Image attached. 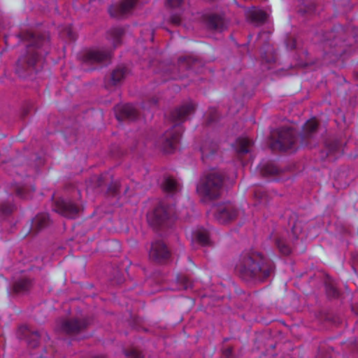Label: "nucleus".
Masks as SVG:
<instances>
[{"label":"nucleus","instance_id":"obj_8","mask_svg":"<svg viewBox=\"0 0 358 358\" xmlns=\"http://www.w3.org/2000/svg\"><path fill=\"white\" fill-rule=\"evenodd\" d=\"M137 0H123L120 3L110 6L108 9L110 16L116 18L125 17L132 13Z\"/></svg>","mask_w":358,"mask_h":358},{"label":"nucleus","instance_id":"obj_2","mask_svg":"<svg viewBox=\"0 0 358 358\" xmlns=\"http://www.w3.org/2000/svg\"><path fill=\"white\" fill-rule=\"evenodd\" d=\"M195 109L192 103H188L174 110L171 115V118L175 125L166 131L161 138L163 149L167 152H171L175 145L179 142L182 129L179 124L187 120L188 116L194 113Z\"/></svg>","mask_w":358,"mask_h":358},{"label":"nucleus","instance_id":"obj_22","mask_svg":"<svg viewBox=\"0 0 358 358\" xmlns=\"http://www.w3.org/2000/svg\"><path fill=\"white\" fill-rule=\"evenodd\" d=\"M194 237L202 245H208L210 244L209 232L205 229H198L194 232Z\"/></svg>","mask_w":358,"mask_h":358},{"label":"nucleus","instance_id":"obj_19","mask_svg":"<svg viewBox=\"0 0 358 358\" xmlns=\"http://www.w3.org/2000/svg\"><path fill=\"white\" fill-rule=\"evenodd\" d=\"M208 24L210 29L218 31H222L225 26L223 18L217 15L209 16Z\"/></svg>","mask_w":358,"mask_h":358},{"label":"nucleus","instance_id":"obj_24","mask_svg":"<svg viewBox=\"0 0 358 358\" xmlns=\"http://www.w3.org/2000/svg\"><path fill=\"white\" fill-rule=\"evenodd\" d=\"M217 149L216 143L213 142H206L201 147V151L202 154V158H207L210 155L215 153Z\"/></svg>","mask_w":358,"mask_h":358},{"label":"nucleus","instance_id":"obj_35","mask_svg":"<svg viewBox=\"0 0 358 358\" xmlns=\"http://www.w3.org/2000/svg\"><path fill=\"white\" fill-rule=\"evenodd\" d=\"M119 189V185L117 182L113 183L108 187V192L111 194H115Z\"/></svg>","mask_w":358,"mask_h":358},{"label":"nucleus","instance_id":"obj_17","mask_svg":"<svg viewBox=\"0 0 358 358\" xmlns=\"http://www.w3.org/2000/svg\"><path fill=\"white\" fill-rule=\"evenodd\" d=\"M248 17L250 20L257 24L264 23L267 19V14L262 10L253 8L248 13Z\"/></svg>","mask_w":358,"mask_h":358},{"label":"nucleus","instance_id":"obj_37","mask_svg":"<svg viewBox=\"0 0 358 358\" xmlns=\"http://www.w3.org/2000/svg\"><path fill=\"white\" fill-rule=\"evenodd\" d=\"M313 10L312 8H308L307 10H305L304 12H311Z\"/></svg>","mask_w":358,"mask_h":358},{"label":"nucleus","instance_id":"obj_9","mask_svg":"<svg viewBox=\"0 0 358 358\" xmlns=\"http://www.w3.org/2000/svg\"><path fill=\"white\" fill-rule=\"evenodd\" d=\"M55 210L67 218L77 217L79 208L71 201L58 199L55 203Z\"/></svg>","mask_w":358,"mask_h":358},{"label":"nucleus","instance_id":"obj_21","mask_svg":"<svg viewBox=\"0 0 358 358\" xmlns=\"http://www.w3.org/2000/svg\"><path fill=\"white\" fill-rule=\"evenodd\" d=\"M163 189L170 194L178 192L180 189V184L172 178H166L163 183Z\"/></svg>","mask_w":358,"mask_h":358},{"label":"nucleus","instance_id":"obj_3","mask_svg":"<svg viewBox=\"0 0 358 358\" xmlns=\"http://www.w3.org/2000/svg\"><path fill=\"white\" fill-rule=\"evenodd\" d=\"M224 176L217 170H213L203 176L196 186L198 194L208 199H215L223 191Z\"/></svg>","mask_w":358,"mask_h":358},{"label":"nucleus","instance_id":"obj_10","mask_svg":"<svg viewBox=\"0 0 358 358\" xmlns=\"http://www.w3.org/2000/svg\"><path fill=\"white\" fill-rule=\"evenodd\" d=\"M215 216L220 223H227L236 217L237 210L231 204H222L216 208Z\"/></svg>","mask_w":358,"mask_h":358},{"label":"nucleus","instance_id":"obj_28","mask_svg":"<svg viewBox=\"0 0 358 358\" xmlns=\"http://www.w3.org/2000/svg\"><path fill=\"white\" fill-rule=\"evenodd\" d=\"M39 337V334L36 331L30 333L27 338L29 345L31 348H36L38 345Z\"/></svg>","mask_w":358,"mask_h":358},{"label":"nucleus","instance_id":"obj_34","mask_svg":"<svg viewBox=\"0 0 358 358\" xmlns=\"http://www.w3.org/2000/svg\"><path fill=\"white\" fill-rule=\"evenodd\" d=\"M301 231V227L300 223H295L292 229V232L294 236L297 238Z\"/></svg>","mask_w":358,"mask_h":358},{"label":"nucleus","instance_id":"obj_20","mask_svg":"<svg viewBox=\"0 0 358 358\" xmlns=\"http://www.w3.org/2000/svg\"><path fill=\"white\" fill-rule=\"evenodd\" d=\"M123 34V29L120 27L113 28L107 33V38L112 41L114 48L120 43L121 36Z\"/></svg>","mask_w":358,"mask_h":358},{"label":"nucleus","instance_id":"obj_33","mask_svg":"<svg viewBox=\"0 0 358 358\" xmlns=\"http://www.w3.org/2000/svg\"><path fill=\"white\" fill-rule=\"evenodd\" d=\"M338 146H339L338 143L336 141L332 142L331 143L327 145V147L328 152L327 155H329L331 153L334 152L338 148Z\"/></svg>","mask_w":358,"mask_h":358},{"label":"nucleus","instance_id":"obj_13","mask_svg":"<svg viewBox=\"0 0 358 358\" xmlns=\"http://www.w3.org/2000/svg\"><path fill=\"white\" fill-rule=\"evenodd\" d=\"M137 116V112L131 104H124L116 108V117L119 120L124 119L134 120Z\"/></svg>","mask_w":358,"mask_h":358},{"label":"nucleus","instance_id":"obj_1","mask_svg":"<svg viewBox=\"0 0 358 358\" xmlns=\"http://www.w3.org/2000/svg\"><path fill=\"white\" fill-rule=\"evenodd\" d=\"M235 270L243 280L256 282L268 278L273 268L261 252L250 250L241 255Z\"/></svg>","mask_w":358,"mask_h":358},{"label":"nucleus","instance_id":"obj_11","mask_svg":"<svg viewBox=\"0 0 358 358\" xmlns=\"http://www.w3.org/2000/svg\"><path fill=\"white\" fill-rule=\"evenodd\" d=\"M169 215L168 208L160 204L148 215V220L151 224L159 226L169 218Z\"/></svg>","mask_w":358,"mask_h":358},{"label":"nucleus","instance_id":"obj_36","mask_svg":"<svg viewBox=\"0 0 358 358\" xmlns=\"http://www.w3.org/2000/svg\"><path fill=\"white\" fill-rule=\"evenodd\" d=\"M171 22L176 24H178L180 22V18L178 16H172L171 19Z\"/></svg>","mask_w":358,"mask_h":358},{"label":"nucleus","instance_id":"obj_31","mask_svg":"<svg viewBox=\"0 0 358 358\" xmlns=\"http://www.w3.org/2000/svg\"><path fill=\"white\" fill-rule=\"evenodd\" d=\"M16 194L22 199H28L29 194L27 193V189L24 187H18L16 190Z\"/></svg>","mask_w":358,"mask_h":358},{"label":"nucleus","instance_id":"obj_12","mask_svg":"<svg viewBox=\"0 0 358 358\" xmlns=\"http://www.w3.org/2000/svg\"><path fill=\"white\" fill-rule=\"evenodd\" d=\"M110 59V52L102 50H92L88 51L83 57L86 63H102L107 62Z\"/></svg>","mask_w":358,"mask_h":358},{"label":"nucleus","instance_id":"obj_6","mask_svg":"<svg viewBox=\"0 0 358 358\" xmlns=\"http://www.w3.org/2000/svg\"><path fill=\"white\" fill-rule=\"evenodd\" d=\"M171 252L162 241L152 243L149 250V258L157 263H164L169 259Z\"/></svg>","mask_w":358,"mask_h":358},{"label":"nucleus","instance_id":"obj_23","mask_svg":"<svg viewBox=\"0 0 358 358\" xmlns=\"http://www.w3.org/2000/svg\"><path fill=\"white\" fill-rule=\"evenodd\" d=\"M260 172L264 176H271L278 174L280 170L273 164L267 163L262 165Z\"/></svg>","mask_w":358,"mask_h":358},{"label":"nucleus","instance_id":"obj_26","mask_svg":"<svg viewBox=\"0 0 358 358\" xmlns=\"http://www.w3.org/2000/svg\"><path fill=\"white\" fill-rule=\"evenodd\" d=\"M276 245L279 251L284 255H288L291 252L290 247L287 244L285 240L279 238L276 240Z\"/></svg>","mask_w":358,"mask_h":358},{"label":"nucleus","instance_id":"obj_15","mask_svg":"<svg viewBox=\"0 0 358 358\" xmlns=\"http://www.w3.org/2000/svg\"><path fill=\"white\" fill-rule=\"evenodd\" d=\"M252 145V140L246 137H241L236 140L235 148L238 153L245 154L250 152Z\"/></svg>","mask_w":358,"mask_h":358},{"label":"nucleus","instance_id":"obj_29","mask_svg":"<svg viewBox=\"0 0 358 358\" xmlns=\"http://www.w3.org/2000/svg\"><path fill=\"white\" fill-rule=\"evenodd\" d=\"M14 206L12 204L3 203L1 205L0 210L3 215H8L13 210Z\"/></svg>","mask_w":358,"mask_h":358},{"label":"nucleus","instance_id":"obj_16","mask_svg":"<svg viewBox=\"0 0 358 358\" xmlns=\"http://www.w3.org/2000/svg\"><path fill=\"white\" fill-rule=\"evenodd\" d=\"M127 69L124 67H118L110 75L108 85H116L122 82L127 75Z\"/></svg>","mask_w":358,"mask_h":358},{"label":"nucleus","instance_id":"obj_25","mask_svg":"<svg viewBox=\"0 0 358 358\" xmlns=\"http://www.w3.org/2000/svg\"><path fill=\"white\" fill-rule=\"evenodd\" d=\"M317 129V122L316 120L311 119L306 122L303 127V135L306 137L310 136L316 132Z\"/></svg>","mask_w":358,"mask_h":358},{"label":"nucleus","instance_id":"obj_4","mask_svg":"<svg viewBox=\"0 0 358 358\" xmlns=\"http://www.w3.org/2000/svg\"><path fill=\"white\" fill-rule=\"evenodd\" d=\"M25 38L29 43L27 47V53L30 55L29 57H22L19 59V62L22 63L27 62L28 66H33L39 61L38 50L48 42L45 39L37 37L30 32L26 34Z\"/></svg>","mask_w":358,"mask_h":358},{"label":"nucleus","instance_id":"obj_14","mask_svg":"<svg viewBox=\"0 0 358 358\" xmlns=\"http://www.w3.org/2000/svg\"><path fill=\"white\" fill-rule=\"evenodd\" d=\"M48 224V215L45 213L38 214L32 220L30 232L31 234H36L41 229L46 227Z\"/></svg>","mask_w":358,"mask_h":358},{"label":"nucleus","instance_id":"obj_38","mask_svg":"<svg viewBox=\"0 0 358 358\" xmlns=\"http://www.w3.org/2000/svg\"><path fill=\"white\" fill-rule=\"evenodd\" d=\"M231 350L230 349L227 350V355L228 354L229 355L231 353Z\"/></svg>","mask_w":358,"mask_h":358},{"label":"nucleus","instance_id":"obj_27","mask_svg":"<svg viewBox=\"0 0 358 358\" xmlns=\"http://www.w3.org/2000/svg\"><path fill=\"white\" fill-rule=\"evenodd\" d=\"M177 282L179 285L178 289H187L192 287V282L187 277L183 275L179 276L177 278Z\"/></svg>","mask_w":358,"mask_h":358},{"label":"nucleus","instance_id":"obj_18","mask_svg":"<svg viewBox=\"0 0 358 358\" xmlns=\"http://www.w3.org/2000/svg\"><path fill=\"white\" fill-rule=\"evenodd\" d=\"M31 286V280L28 278H23L15 282L13 291L16 294H24L30 289Z\"/></svg>","mask_w":358,"mask_h":358},{"label":"nucleus","instance_id":"obj_7","mask_svg":"<svg viewBox=\"0 0 358 358\" xmlns=\"http://www.w3.org/2000/svg\"><path fill=\"white\" fill-rule=\"evenodd\" d=\"M87 326L85 320L77 319L65 320L61 319L57 320L56 329L58 331L67 334H77L84 329Z\"/></svg>","mask_w":358,"mask_h":358},{"label":"nucleus","instance_id":"obj_32","mask_svg":"<svg viewBox=\"0 0 358 358\" xmlns=\"http://www.w3.org/2000/svg\"><path fill=\"white\" fill-rule=\"evenodd\" d=\"M182 2L183 0H167L166 6L170 8H177L179 7Z\"/></svg>","mask_w":358,"mask_h":358},{"label":"nucleus","instance_id":"obj_5","mask_svg":"<svg viewBox=\"0 0 358 358\" xmlns=\"http://www.w3.org/2000/svg\"><path fill=\"white\" fill-rule=\"evenodd\" d=\"M278 139L271 144L273 149L288 150L294 148L296 133L289 128H281L278 132Z\"/></svg>","mask_w":358,"mask_h":358},{"label":"nucleus","instance_id":"obj_30","mask_svg":"<svg viewBox=\"0 0 358 358\" xmlns=\"http://www.w3.org/2000/svg\"><path fill=\"white\" fill-rule=\"evenodd\" d=\"M326 289L327 294L332 297H336L338 295V292L336 287H334L333 285H327L326 286Z\"/></svg>","mask_w":358,"mask_h":358}]
</instances>
